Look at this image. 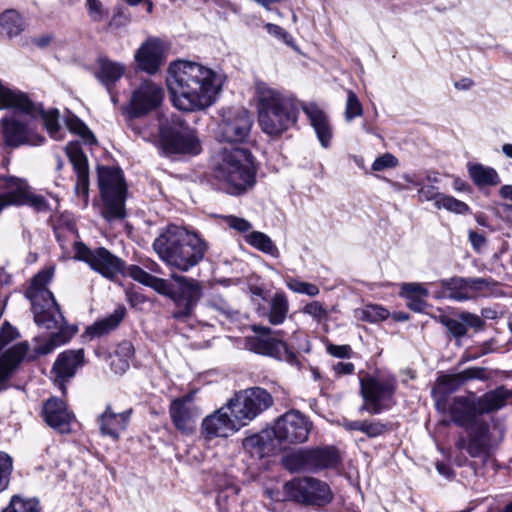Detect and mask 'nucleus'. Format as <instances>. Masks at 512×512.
<instances>
[{
  "label": "nucleus",
  "instance_id": "f257e3e1",
  "mask_svg": "<svg viewBox=\"0 0 512 512\" xmlns=\"http://www.w3.org/2000/svg\"><path fill=\"white\" fill-rule=\"evenodd\" d=\"M54 272V266L42 269L32 278L27 291L32 302L35 323L41 328L52 330L49 337L46 339L35 337L33 339L35 346L32 351L29 349L28 342H20L3 350L19 337V333L8 322H5L0 329V392L7 389V382L25 358L34 360L51 353L57 347L67 343L76 332L75 328L66 325L53 293L47 288Z\"/></svg>",
  "mask_w": 512,
  "mask_h": 512
},
{
  "label": "nucleus",
  "instance_id": "f03ea898",
  "mask_svg": "<svg viewBox=\"0 0 512 512\" xmlns=\"http://www.w3.org/2000/svg\"><path fill=\"white\" fill-rule=\"evenodd\" d=\"M224 76L197 62L178 60L168 68L167 85L173 105L182 111L204 110L216 102Z\"/></svg>",
  "mask_w": 512,
  "mask_h": 512
},
{
  "label": "nucleus",
  "instance_id": "7ed1b4c3",
  "mask_svg": "<svg viewBox=\"0 0 512 512\" xmlns=\"http://www.w3.org/2000/svg\"><path fill=\"white\" fill-rule=\"evenodd\" d=\"M153 249L168 267L187 272L204 258L208 244L195 232L168 225L155 238Z\"/></svg>",
  "mask_w": 512,
  "mask_h": 512
},
{
  "label": "nucleus",
  "instance_id": "20e7f679",
  "mask_svg": "<svg viewBox=\"0 0 512 512\" xmlns=\"http://www.w3.org/2000/svg\"><path fill=\"white\" fill-rule=\"evenodd\" d=\"M214 177L228 194L239 195L255 183L252 155L243 148H224L213 157Z\"/></svg>",
  "mask_w": 512,
  "mask_h": 512
},
{
  "label": "nucleus",
  "instance_id": "39448f33",
  "mask_svg": "<svg viewBox=\"0 0 512 512\" xmlns=\"http://www.w3.org/2000/svg\"><path fill=\"white\" fill-rule=\"evenodd\" d=\"M255 88L258 121L264 133L271 136L280 135L296 122L297 112L291 98L264 82H256Z\"/></svg>",
  "mask_w": 512,
  "mask_h": 512
},
{
  "label": "nucleus",
  "instance_id": "423d86ee",
  "mask_svg": "<svg viewBox=\"0 0 512 512\" xmlns=\"http://www.w3.org/2000/svg\"><path fill=\"white\" fill-rule=\"evenodd\" d=\"M163 97V88L152 81H143L132 91L125 113L129 127L144 140H150L154 134L148 127H141L137 119L156 110Z\"/></svg>",
  "mask_w": 512,
  "mask_h": 512
},
{
  "label": "nucleus",
  "instance_id": "0eeeda50",
  "mask_svg": "<svg viewBox=\"0 0 512 512\" xmlns=\"http://www.w3.org/2000/svg\"><path fill=\"white\" fill-rule=\"evenodd\" d=\"M98 184L104 202L102 215L108 221L123 219L126 185L118 168L99 167Z\"/></svg>",
  "mask_w": 512,
  "mask_h": 512
},
{
  "label": "nucleus",
  "instance_id": "6e6552de",
  "mask_svg": "<svg viewBox=\"0 0 512 512\" xmlns=\"http://www.w3.org/2000/svg\"><path fill=\"white\" fill-rule=\"evenodd\" d=\"M0 109H13L18 112L34 117L41 115L43 124L50 137L55 140H62L64 131L61 129L58 118V110L43 111L19 90L11 89L0 81Z\"/></svg>",
  "mask_w": 512,
  "mask_h": 512
},
{
  "label": "nucleus",
  "instance_id": "1a4fd4ad",
  "mask_svg": "<svg viewBox=\"0 0 512 512\" xmlns=\"http://www.w3.org/2000/svg\"><path fill=\"white\" fill-rule=\"evenodd\" d=\"M171 279L174 284L166 280V289L160 294L173 301L175 305L173 318L186 320L192 316L196 305L200 301L203 287L198 280L177 273H172Z\"/></svg>",
  "mask_w": 512,
  "mask_h": 512
},
{
  "label": "nucleus",
  "instance_id": "9d476101",
  "mask_svg": "<svg viewBox=\"0 0 512 512\" xmlns=\"http://www.w3.org/2000/svg\"><path fill=\"white\" fill-rule=\"evenodd\" d=\"M66 231L73 238L74 259L86 262L93 270L108 279H114L124 273V262L106 248L91 250L83 242L78 241L74 224H68Z\"/></svg>",
  "mask_w": 512,
  "mask_h": 512
},
{
  "label": "nucleus",
  "instance_id": "9b49d317",
  "mask_svg": "<svg viewBox=\"0 0 512 512\" xmlns=\"http://www.w3.org/2000/svg\"><path fill=\"white\" fill-rule=\"evenodd\" d=\"M396 391V379L387 375H367L360 379V393L363 404L359 412L367 411L370 414H380L392 404Z\"/></svg>",
  "mask_w": 512,
  "mask_h": 512
},
{
  "label": "nucleus",
  "instance_id": "f8f14e48",
  "mask_svg": "<svg viewBox=\"0 0 512 512\" xmlns=\"http://www.w3.org/2000/svg\"><path fill=\"white\" fill-rule=\"evenodd\" d=\"M273 404L271 394L260 387L242 390L228 401V408L243 427Z\"/></svg>",
  "mask_w": 512,
  "mask_h": 512
},
{
  "label": "nucleus",
  "instance_id": "ddd939ff",
  "mask_svg": "<svg viewBox=\"0 0 512 512\" xmlns=\"http://www.w3.org/2000/svg\"><path fill=\"white\" fill-rule=\"evenodd\" d=\"M160 141L163 152L167 155L193 154L200 152L201 146L195 131L180 121L160 127Z\"/></svg>",
  "mask_w": 512,
  "mask_h": 512
},
{
  "label": "nucleus",
  "instance_id": "4468645a",
  "mask_svg": "<svg viewBox=\"0 0 512 512\" xmlns=\"http://www.w3.org/2000/svg\"><path fill=\"white\" fill-rule=\"evenodd\" d=\"M495 284L491 278H464L451 277L440 279L435 283L439 290L435 292L436 298H448L463 302L477 297L482 291Z\"/></svg>",
  "mask_w": 512,
  "mask_h": 512
},
{
  "label": "nucleus",
  "instance_id": "2eb2a0df",
  "mask_svg": "<svg viewBox=\"0 0 512 512\" xmlns=\"http://www.w3.org/2000/svg\"><path fill=\"white\" fill-rule=\"evenodd\" d=\"M283 492L290 501L324 505L332 500L330 487L312 477L294 478L283 486Z\"/></svg>",
  "mask_w": 512,
  "mask_h": 512
},
{
  "label": "nucleus",
  "instance_id": "dca6fc26",
  "mask_svg": "<svg viewBox=\"0 0 512 512\" xmlns=\"http://www.w3.org/2000/svg\"><path fill=\"white\" fill-rule=\"evenodd\" d=\"M252 330L257 334L246 338V347L255 353L285 361L291 365L298 364L296 353L287 344L271 336L272 330L267 326L253 325Z\"/></svg>",
  "mask_w": 512,
  "mask_h": 512
},
{
  "label": "nucleus",
  "instance_id": "f3484780",
  "mask_svg": "<svg viewBox=\"0 0 512 512\" xmlns=\"http://www.w3.org/2000/svg\"><path fill=\"white\" fill-rule=\"evenodd\" d=\"M253 125V117L245 108H226L222 110L219 123V137L228 143H244Z\"/></svg>",
  "mask_w": 512,
  "mask_h": 512
},
{
  "label": "nucleus",
  "instance_id": "a211bd4d",
  "mask_svg": "<svg viewBox=\"0 0 512 512\" xmlns=\"http://www.w3.org/2000/svg\"><path fill=\"white\" fill-rule=\"evenodd\" d=\"M311 429L312 422L297 410H291L281 415L272 428L275 438L283 444L305 442Z\"/></svg>",
  "mask_w": 512,
  "mask_h": 512
},
{
  "label": "nucleus",
  "instance_id": "6ab92c4d",
  "mask_svg": "<svg viewBox=\"0 0 512 512\" xmlns=\"http://www.w3.org/2000/svg\"><path fill=\"white\" fill-rule=\"evenodd\" d=\"M0 123L3 144L7 147L39 146L44 143V137L34 130L30 121L11 116L3 117Z\"/></svg>",
  "mask_w": 512,
  "mask_h": 512
},
{
  "label": "nucleus",
  "instance_id": "aec40b11",
  "mask_svg": "<svg viewBox=\"0 0 512 512\" xmlns=\"http://www.w3.org/2000/svg\"><path fill=\"white\" fill-rule=\"evenodd\" d=\"M435 406L441 413L445 412L448 408L452 421L456 425L466 429L475 427L478 423H484L478 419V415L482 414L478 400L475 401L466 397H455L448 406L446 396H436Z\"/></svg>",
  "mask_w": 512,
  "mask_h": 512
},
{
  "label": "nucleus",
  "instance_id": "412c9836",
  "mask_svg": "<svg viewBox=\"0 0 512 512\" xmlns=\"http://www.w3.org/2000/svg\"><path fill=\"white\" fill-rule=\"evenodd\" d=\"M195 392L172 400L169 414L173 425L183 435H192L196 428V421L200 416V410L194 404Z\"/></svg>",
  "mask_w": 512,
  "mask_h": 512
},
{
  "label": "nucleus",
  "instance_id": "4be33fe9",
  "mask_svg": "<svg viewBox=\"0 0 512 512\" xmlns=\"http://www.w3.org/2000/svg\"><path fill=\"white\" fill-rule=\"evenodd\" d=\"M241 427L239 421L231 415L227 402L225 406L203 419L201 433L206 440H211L216 437H228Z\"/></svg>",
  "mask_w": 512,
  "mask_h": 512
},
{
  "label": "nucleus",
  "instance_id": "5701e85b",
  "mask_svg": "<svg viewBox=\"0 0 512 512\" xmlns=\"http://www.w3.org/2000/svg\"><path fill=\"white\" fill-rule=\"evenodd\" d=\"M84 365V350H66L60 353L53 365L52 373L60 390L65 393V382L74 377L76 371Z\"/></svg>",
  "mask_w": 512,
  "mask_h": 512
},
{
  "label": "nucleus",
  "instance_id": "b1692460",
  "mask_svg": "<svg viewBox=\"0 0 512 512\" xmlns=\"http://www.w3.org/2000/svg\"><path fill=\"white\" fill-rule=\"evenodd\" d=\"M66 153L77 175L75 193L79 196H83L84 202L87 204L89 190V169L87 157L83 153L78 142H70L66 146Z\"/></svg>",
  "mask_w": 512,
  "mask_h": 512
},
{
  "label": "nucleus",
  "instance_id": "393cba45",
  "mask_svg": "<svg viewBox=\"0 0 512 512\" xmlns=\"http://www.w3.org/2000/svg\"><path fill=\"white\" fill-rule=\"evenodd\" d=\"M132 415V409L115 412L111 405H107L104 412L97 418V423L102 435L112 440H119L121 434L126 431Z\"/></svg>",
  "mask_w": 512,
  "mask_h": 512
},
{
  "label": "nucleus",
  "instance_id": "a878e982",
  "mask_svg": "<svg viewBox=\"0 0 512 512\" xmlns=\"http://www.w3.org/2000/svg\"><path fill=\"white\" fill-rule=\"evenodd\" d=\"M29 187L25 179L0 176V213L9 206H21Z\"/></svg>",
  "mask_w": 512,
  "mask_h": 512
},
{
  "label": "nucleus",
  "instance_id": "bb28decb",
  "mask_svg": "<svg viewBox=\"0 0 512 512\" xmlns=\"http://www.w3.org/2000/svg\"><path fill=\"white\" fill-rule=\"evenodd\" d=\"M468 436L459 435L455 447L459 451L465 450L471 457H482L488 449V426L486 423H478L475 427L467 429Z\"/></svg>",
  "mask_w": 512,
  "mask_h": 512
},
{
  "label": "nucleus",
  "instance_id": "cd10ccee",
  "mask_svg": "<svg viewBox=\"0 0 512 512\" xmlns=\"http://www.w3.org/2000/svg\"><path fill=\"white\" fill-rule=\"evenodd\" d=\"M164 49L157 39H149L144 42L135 53L138 67L149 74L156 73L163 64Z\"/></svg>",
  "mask_w": 512,
  "mask_h": 512
},
{
  "label": "nucleus",
  "instance_id": "c85d7f7f",
  "mask_svg": "<svg viewBox=\"0 0 512 512\" xmlns=\"http://www.w3.org/2000/svg\"><path fill=\"white\" fill-rule=\"evenodd\" d=\"M125 73V66L119 62L112 61L106 57H100L96 62L94 75L96 79L107 89L114 104L117 103V97L113 93L115 84Z\"/></svg>",
  "mask_w": 512,
  "mask_h": 512
},
{
  "label": "nucleus",
  "instance_id": "c756f323",
  "mask_svg": "<svg viewBox=\"0 0 512 512\" xmlns=\"http://www.w3.org/2000/svg\"><path fill=\"white\" fill-rule=\"evenodd\" d=\"M46 423L60 433H68L74 415L68 410L66 403L58 398H50L44 404Z\"/></svg>",
  "mask_w": 512,
  "mask_h": 512
},
{
  "label": "nucleus",
  "instance_id": "7c9ffc66",
  "mask_svg": "<svg viewBox=\"0 0 512 512\" xmlns=\"http://www.w3.org/2000/svg\"><path fill=\"white\" fill-rule=\"evenodd\" d=\"M303 111L308 117L311 126L314 128L322 147L328 148L330 146L333 132L330 121L325 112L314 103L304 105Z\"/></svg>",
  "mask_w": 512,
  "mask_h": 512
},
{
  "label": "nucleus",
  "instance_id": "2f4dec72",
  "mask_svg": "<svg viewBox=\"0 0 512 512\" xmlns=\"http://www.w3.org/2000/svg\"><path fill=\"white\" fill-rule=\"evenodd\" d=\"M310 459V472L334 468L339 462V454L332 447L308 449Z\"/></svg>",
  "mask_w": 512,
  "mask_h": 512
},
{
  "label": "nucleus",
  "instance_id": "473e14b6",
  "mask_svg": "<svg viewBox=\"0 0 512 512\" xmlns=\"http://www.w3.org/2000/svg\"><path fill=\"white\" fill-rule=\"evenodd\" d=\"M125 308L119 307L112 314L87 327L85 333L91 338L101 337L114 330L125 316Z\"/></svg>",
  "mask_w": 512,
  "mask_h": 512
},
{
  "label": "nucleus",
  "instance_id": "72a5a7b5",
  "mask_svg": "<svg viewBox=\"0 0 512 512\" xmlns=\"http://www.w3.org/2000/svg\"><path fill=\"white\" fill-rule=\"evenodd\" d=\"M510 397H512V392L510 390H507L504 387H498L478 399L480 412L488 413L501 409L506 405V402Z\"/></svg>",
  "mask_w": 512,
  "mask_h": 512
},
{
  "label": "nucleus",
  "instance_id": "f704fd0d",
  "mask_svg": "<svg viewBox=\"0 0 512 512\" xmlns=\"http://www.w3.org/2000/svg\"><path fill=\"white\" fill-rule=\"evenodd\" d=\"M468 173L473 182L479 186H495L500 183V177L497 171L482 164H470L468 166Z\"/></svg>",
  "mask_w": 512,
  "mask_h": 512
},
{
  "label": "nucleus",
  "instance_id": "c9c22d12",
  "mask_svg": "<svg viewBox=\"0 0 512 512\" xmlns=\"http://www.w3.org/2000/svg\"><path fill=\"white\" fill-rule=\"evenodd\" d=\"M289 312V301L283 292H276L270 300L267 317L272 325L282 324Z\"/></svg>",
  "mask_w": 512,
  "mask_h": 512
},
{
  "label": "nucleus",
  "instance_id": "e433bc0d",
  "mask_svg": "<svg viewBox=\"0 0 512 512\" xmlns=\"http://www.w3.org/2000/svg\"><path fill=\"white\" fill-rule=\"evenodd\" d=\"M245 241L253 248L268 254L274 258L280 256L279 249L272 239L265 233L260 231H251L244 236Z\"/></svg>",
  "mask_w": 512,
  "mask_h": 512
},
{
  "label": "nucleus",
  "instance_id": "4c0bfd02",
  "mask_svg": "<svg viewBox=\"0 0 512 512\" xmlns=\"http://www.w3.org/2000/svg\"><path fill=\"white\" fill-rule=\"evenodd\" d=\"M127 274L132 277L135 281L149 286L154 289L157 293L164 292L166 289V279L152 276L144 269L137 265H131L127 269Z\"/></svg>",
  "mask_w": 512,
  "mask_h": 512
},
{
  "label": "nucleus",
  "instance_id": "58836bf2",
  "mask_svg": "<svg viewBox=\"0 0 512 512\" xmlns=\"http://www.w3.org/2000/svg\"><path fill=\"white\" fill-rule=\"evenodd\" d=\"M24 28V19L17 11L7 10L0 15V30L8 37L19 35Z\"/></svg>",
  "mask_w": 512,
  "mask_h": 512
},
{
  "label": "nucleus",
  "instance_id": "ea45409f",
  "mask_svg": "<svg viewBox=\"0 0 512 512\" xmlns=\"http://www.w3.org/2000/svg\"><path fill=\"white\" fill-rule=\"evenodd\" d=\"M283 464L291 472L310 471L308 449H301L286 455L283 458Z\"/></svg>",
  "mask_w": 512,
  "mask_h": 512
},
{
  "label": "nucleus",
  "instance_id": "a19ab883",
  "mask_svg": "<svg viewBox=\"0 0 512 512\" xmlns=\"http://www.w3.org/2000/svg\"><path fill=\"white\" fill-rule=\"evenodd\" d=\"M389 311L379 305H366L362 309L355 310V317L370 323H376L387 319Z\"/></svg>",
  "mask_w": 512,
  "mask_h": 512
},
{
  "label": "nucleus",
  "instance_id": "79ce46f5",
  "mask_svg": "<svg viewBox=\"0 0 512 512\" xmlns=\"http://www.w3.org/2000/svg\"><path fill=\"white\" fill-rule=\"evenodd\" d=\"M485 369L480 367H471L463 370L462 372L454 375H448L444 378V382H455L454 388H458L465 381L469 379H485Z\"/></svg>",
  "mask_w": 512,
  "mask_h": 512
},
{
  "label": "nucleus",
  "instance_id": "37998d69",
  "mask_svg": "<svg viewBox=\"0 0 512 512\" xmlns=\"http://www.w3.org/2000/svg\"><path fill=\"white\" fill-rule=\"evenodd\" d=\"M285 283L287 288L294 293L305 294L310 297H315L320 293L317 285L301 281L295 277H287Z\"/></svg>",
  "mask_w": 512,
  "mask_h": 512
},
{
  "label": "nucleus",
  "instance_id": "c03bdc74",
  "mask_svg": "<svg viewBox=\"0 0 512 512\" xmlns=\"http://www.w3.org/2000/svg\"><path fill=\"white\" fill-rule=\"evenodd\" d=\"M87 16L93 23L105 21L109 16V10L101 0H85Z\"/></svg>",
  "mask_w": 512,
  "mask_h": 512
},
{
  "label": "nucleus",
  "instance_id": "a18cd8bd",
  "mask_svg": "<svg viewBox=\"0 0 512 512\" xmlns=\"http://www.w3.org/2000/svg\"><path fill=\"white\" fill-rule=\"evenodd\" d=\"M436 208L446 209L456 214H466L469 212V206L466 203L445 194H442V196L437 199Z\"/></svg>",
  "mask_w": 512,
  "mask_h": 512
},
{
  "label": "nucleus",
  "instance_id": "49530a36",
  "mask_svg": "<svg viewBox=\"0 0 512 512\" xmlns=\"http://www.w3.org/2000/svg\"><path fill=\"white\" fill-rule=\"evenodd\" d=\"M5 510L10 512H39V503L35 499L13 496Z\"/></svg>",
  "mask_w": 512,
  "mask_h": 512
},
{
  "label": "nucleus",
  "instance_id": "de8ad7c7",
  "mask_svg": "<svg viewBox=\"0 0 512 512\" xmlns=\"http://www.w3.org/2000/svg\"><path fill=\"white\" fill-rule=\"evenodd\" d=\"M220 219L228 228L235 230L240 234L250 233L253 227L248 220L235 215H222L220 216Z\"/></svg>",
  "mask_w": 512,
  "mask_h": 512
},
{
  "label": "nucleus",
  "instance_id": "09e8293b",
  "mask_svg": "<svg viewBox=\"0 0 512 512\" xmlns=\"http://www.w3.org/2000/svg\"><path fill=\"white\" fill-rule=\"evenodd\" d=\"M363 113V107L359 101L357 95L352 91H347V100L345 106V120L347 122L352 121L354 118L361 116Z\"/></svg>",
  "mask_w": 512,
  "mask_h": 512
},
{
  "label": "nucleus",
  "instance_id": "8fccbe9b",
  "mask_svg": "<svg viewBox=\"0 0 512 512\" xmlns=\"http://www.w3.org/2000/svg\"><path fill=\"white\" fill-rule=\"evenodd\" d=\"M67 127L70 131L81 136L89 144H94L96 139L89 128L77 117L72 116L67 119Z\"/></svg>",
  "mask_w": 512,
  "mask_h": 512
},
{
  "label": "nucleus",
  "instance_id": "3c124183",
  "mask_svg": "<svg viewBox=\"0 0 512 512\" xmlns=\"http://www.w3.org/2000/svg\"><path fill=\"white\" fill-rule=\"evenodd\" d=\"M12 458L0 451V493L7 489L12 473Z\"/></svg>",
  "mask_w": 512,
  "mask_h": 512
},
{
  "label": "nucleus",
  "instance_id": "603ef678",
  "mask_svg": "<svg viewBox=\"0 0 512 512\" xmlns=\"http://www.w3.org/2000/svg\"><path fill=\"white\" fill-rule=\"evenodd\" d=\"M302 312L311 316L318 323L326 320L328 317V311L319 301H312L306 304L303 307Z\"/></svg>",
  "mask_w": 512,
  "mask_h": 512
},
{
  "label": "nucleus",
  "instance_id": "864d4df0",
  "mask_svg": "<svg viewBox=\"0 0 512 512\" xmlns=\"http://www.w3.org/2000/svg\"><path fill=\"white\" fill-rule=\"evenodd\" d=\"M439 321L443 324L449 332L457 338L463 337L467 333V329L461 320L450 318L446 315H441Z\"/></svg>",
  "mask_w": 512,
  "mask_h": 512
},
{
  "label": "nucleus",
  "instance_id": "5fc2aeb1",
  "mask_svg": "<svg viewBox=\"0 0 512 512\" xmlns=\"http://www.w3.org/2000/svg\"><path fill=\"white\" fill-rule=\"evenodd\" d=\"M401 295L405 298H426L429 291L420 283H405L401 287Z\"/></svg>",
  "mask_w": 512,
  "mask_h": 512
},
{
  "label": "nucleus",
  "instance_id": "6e6d98bb",
  "mask_svg": "<svg viewBox=\"0 0 512 512\" xmlns=\"http://www.w3.org/2000/svg\"><path fill=\"white\" fill-rule=\"evenodd\" d=\"M397 165L398 159L391 153H385L375 159L371 169L375 172H380L386 169L395 168Z\"/></svg>",
  "mask_w": 512,
  "mask_h": 512
},
{
  "label": "nucleus",
  "instance_id": "4d7b16f0",
  "mask_svg": "<svg viewBox=\"0 0 512 512\" xmlns=\"http://www.w3.org/2000/svg\"><path fill=\"white\" fill-rule=\"evenodd\" d=\"M265 29L268 32V34H270L271 36L281 40L288 46L294 47V41H293L292 36L287 31H285L282 27H280L276 24L267 23L265 25Z\"/></svg>",
  "mask_w": 512,
  "mask_h": 512
},
{
  "label": "nucleus",
  "instance_id": "13d9d810",
  "mask_svg": "<svg viewBox=\"0 0 512 512\" xmlns=\"http://www.w3.org/2000/svg\"><path fill=\"white\" fill-rule=\"evenodd\" d=\"M22 205L31 206L34 209H36L37 211H46L49 209L46 199L41 195L34 194L31 191L30 187L27 191L25 201L22 203Z\"/></svg>",
  "mask_w": 512,
  "mask_h": 512
},
{
  "label": "nucleus",
  "instance_id": "bf43d9fd",
  "mask_svg": "<svg viewBox=\"0 0 512 512\" xmlns=\"http://www.w3.org/2000/svg\"><path fill=\"white\" fill-rule=\"evenodd\" d=\"M386 430V425L379 421H361L360 431L365 433L368 437H377L383 434Z\"/></svg>",
  "mask_w": 512,
  "mask_h": 512
},
{
  "label": "nucleus",
  "instance_id": "052dcab7",
  "mask_svg": "<svg viewBox=\"0 0 512 512\" xmlns=\"http://www.w3.org/2000/svg\"><path fill=\"white\" fill-rule=\"evenodd\" d=\"M442 196V193L438 192L437 187L433 185H423L418 188V199L421 202L434 200V205L436 206L437 199Z\"/></svg>",
  "mask_w": 512,
  "mask_h": 512
},
{
  "label": "nucleus",
  "instance_id": "680f3d73",
  "mask_svg": "<svg viewBox=\"0 0 512 512\" xmlns=\"http://www.w3.org/2000/svg\"><path fill=\"white\" fill-rule=\"evenodd\" d=\"M459 319L462 321L465 327L469 326L475 329H480L484 325V321L480 316L470 312H462L459 315Z\"/></svg>",
  "mask_w": 512,
  "mask_h": 512
},
{
  "label": "nucleus",
  "instance_id": "e2e57ef3",
  "mask_svg": "<svg viewBox=\"0 0 512 512\" xmlns=\"http://www.w3.org/2000/svg\"><path fill=\"white\" fill-rule=\"evenodd\" d=\"M326 350L331 356L336 358H350L352 353L349 345L328 344Z\"/></svg>",
  "mask_w": 512,
  "mask_h": 512
},
{
  "label": "nucleus",
  "instance_id": "0e129e2a",
  "mask_svg": "<svg viewBox=\"0 0 512 512\" xmlns=\"http://www.w3.org/2000/svg\"><path fill=\"white\" fill-rule=\"evenodd\" d=\"M134 355V347L131 342L123 341L120 343L115 351V357L127 359L129 361Z\"/></svg>",
  "mask_w": 512,
  "mask_h": 512
},
{
  "label": "nucleus",
  "instance_id": "69168bd1",
  "mask_svg": "<svg viewBox=\"0 0 512 512\" xmlns=\"http://www.w3.org/2000/svg\"><path fill=\"white\" fill-rule=\"evenodd\" d=\"M469 241L476 251H480L486 244L485 237L472 230L469 231Z\"/></svg>",
  "mask_w": 512,
  "mask_h": 512
},
{
  "label": "nucleus",
  "instance_id": "338daca9",
  "mask_svg": "<svg viewBox=\"0 0 512 512\" xmlns=\"http://www.w3.org/2000/svg\"><path fill=\"white\" fill-rule=\"evenodd\" d=\"M111 367L117 374L125 373L129 368V361L127 359L114 358L111 362Z\"/></svg>",
  "mask_w": 512,
  "mask_h": 512
},
{
  "label": "nucleus",
  "instance_id": "774afa93",
  "mask_svg": "<svg viewBox=\"0 0 512 512\" xmlns=\"http://www.w3.org/2000/svg\"><path fill=\"white\" fill-rule=\"evenodd\" d=\"M334 371L337 375H350L354 372V364L351 362H338L334 365Z\"/></svg>",
  "mask_w": 512,
  "mask_h": 512
}]
</instances>
